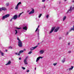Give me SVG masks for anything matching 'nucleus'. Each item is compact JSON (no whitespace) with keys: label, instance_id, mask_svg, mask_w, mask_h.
I'll list each match as a JSON object with an SVG mask.
<instances>
[{"label":"nucleus","instance_id":"nucleus-1","mask_svg":"<svg viewBox=\"0 0 74 74\" xmlns=\"http://www.w3.org/2000/svg\"><path fill=\"white\" fill-rule=\"evenodd\" d=\"M17 40H18V45L19 46V47H22V41L20 40V39L18 37H17Z\"/></svg>","mask_w":74,"mask_h":74},{"label":"nucleus","instance_id":"nucleus-2","mask_svg":"<svg viewBox=\"0 0 74 74\" xmlns=\"http://www.w3.org/2000/svg\"><path fill=\"white\" fill-rule=\"evenodd\" d=\"M3 10V11H6V10H7V9L4 7L0 8V11H2Z\"/></svg>","mask_w":74,"mask_h":74},{"label":"nucleus","instance_id":"nucleus-3","mask_svg":"<svg viewBox=\"0 0 74 74\" xmlns=\"http://www.w3.org/2000/svg\"><path fill=\"white\" fill-rule=\"evenodd\" d=\"M55 27H52V28L51 30V31H50L49 34H51V33H52V32L53 31V30H55Z\"/></svg>","mask_w":74,"mask_h":74},{"label":"nucleus","instance_id":"nucleus-4","mask_svg":"<svg viewBox=\"0 0 74 74\" xmlns=\"http://www.w3.org/2000/svg\"><path fill=\"white\" fill-rule=\"evenodd\" d=\"M13 19H14V20H15L16 19H17V18H18V16H17V15H14L13 17Z\"/></svg>","mask_w":74,"mask_h":74},{"label":"nucleus","instance_id":"nucleus-5","mask_svg":"<svg viewBox=\"0 0 74 74\" xmlns=\"http://www.w3.org/2000/svg\"><path fill=\"white\" fill-rule=\"evenodd\" d=\"M45 52V51L44 50H41L40 51L39 53L40 54H43Z\"/></svg>","mask_w":74,"mask_h":74},{"label":"nucleus","instance_id":"nucleus-6","mask_svg":"<svg viewBox=\"0 0 74 74\" xmlns=\"http://www.w3.org/2000/svg\"><path fill=\"white\" fill-rule=\"evenodd\" d=\"M40 58L42 59V57L40 56V57H39L38 58H37L36 59V62H38V60H40Z\"/></svg>","mask_w":74,"mask_h":74},{"label":"nucleus","instance_id":"nucleus-7","mask_svg":"<svg viewBox=\"0 0 74 74\" xmlns=\"http://www.w3.org/2000/svg\"><path fill=\"white\" fill-rule=\"evenodd\" d=\"M34 12V9H32V10L31 11L29 14V15H31L32 14H33Z\"/></svg>","mask_w":74,"mask_h":74},{"label":"nucleus","instance_id":"nucleus-8","mask_svg":"<svg viewBox=\"0 0 74 74\" xmlns=\"http://www.w3.org/2000/svg\"><path fill=\"white\" fill-rule=\"evenodd\" d=\"M37 47V46H36L34 47H32V48H30V50H31V51H33V50H34V49H36V48Z\"/></svg>","mask_w":74,"mask_h":74},{"label":"nucleus","instance_id":"nucleus-9","mask_svg":"<svg viewBox=\"0 0 74 74\" xmlns=\"http://www.w3.org/2000/svg\"><path fill=\"white\" fill-rule=\"evenodd\" d=\"M59 28L60 27H57L54 30V32H58V30H59Z\"/></svg>","mask_w":74,"mask_h":74},{"label":"nucleus","instance_id":"nucleus-10","mask_svg":"<svg viewBox=\"0 0 74 74\" xmlns=\"http://www.w3.org/2000/svg\"><path fill=\"white\" fill-rule=\"evenodd\" d=\"M23 62L25 64H26V65L28 64V63H27V60H24Z\"/></svg>","mask_w":74,"mask_h":74},{"label":"nucleus","instance_id":"nucleus-11","mask_svg":"<svg viewBox=\"0 0 74 74\" xmlns=\"http://www.w3.org/2000/svg\"><path fill=\"white\" fill-rule=\"evenodd\" d=\"M23 30H27V27L26 26H25L23 27Z\"/></svg>","mask_w":74,"mask_h":74},{"label":"nucleus","instance_id":"nucleus-12","mask_svg":"<svg viewBox=\"0 0 74 74\" xmlns=\"http://www.w3.org/2000/svg\"><path fill=\"white\" fill-rule=\"evenodd\" d=\"M0 53L1 54V56H3L4 53L2 52H1V50H0Z\"/></svg>","mask_w":74,"mask_h":74},{"label":"nucleus","instance_id":"nucleus-13","mask_svg":"<svg viewBox=\"0 0 74 74\" xmlns=\"http://www.w3.org/2000/svg\"><path fill=\"white\" fill-rule=\"evenodd\" d=\"M11 61H9L8 63L5 64L6 66H7V65H9V64H11Z\"/></svg>","mask_w":74,"mask_h":74},{"label":"nucleus","instance_id":"nucleus-14","mask_svg":"<svg viewBox=\"0 0 74 74\" xmlns=\"http://www.w3.org/2000/svg\"><path fill=\"white\" fill-rule=\"evenodd\" d=\"M73 68H74V66H71V68H69V71H71V70H73Z\"/></svg>","mask_w":74,"mask_h":74},{"label":"nucleus","instance_id":"nucleus-15","mask_svg":"<svg viewBox=\"0 0 74 74\" xmlns=\"http://www.w3.org/2000/svg\"><path fill=\"white\" fill-rule=\"evenodd\" d=\"M14 33H15V35H16V34H18V31H17V30L16 29H15V30Z\"/></svg>","mask_w":74,"mask_h":74},{"label":"nucleus","instance_id":"nucleus-16","mask_svg":"<svg viewBox=\"0 0 74 74\" xmlns=\"http://www.w3.org/2000/svg\"><path fill=\"white\" fill-rule=\"evenodd\" d=\"M5 17H6V18H8V17L10 16V14H7L5 15Z\"/></svg>","mask_w":74,"mask_h":74},{"label":"nucleus","instance_id":"nucleus-17","mask_svg":"<svg viewBox=\"0 0 74 74\" xmlns=\"http://www.w3.org/2000/svg\"><path fill=\"white\" fill-rule=\"evenodd\" d=\"M18 7H19V6H18V5H17L16 6V7L15 8V9L16 10H18Z\"/></svg>","mask_w":74,"mask_h":74},{"label":"nucleus","instance_id":"nucleus-18","mask_svg":"<svg viewBox=\"0 0 74 74\" xmlns=\"http://www.w3.org/2000/svg\"><path fill=\"white\" fill-rule=\"evenodd\" d=\"M5 18H6L5 16H3L2 18V20H4V19H5Z\"/></svg>","mask_w":74,"mask_h":74},{"label":"nucleus","instance_id":"nucleus-19","mask_svg":"<svg viewBox=\"0 0 74 74\" xmlns=\"http://www.w3.org/2000/svg\"><path fill=\"white\" fill-rule=\"evenodd\" d=\"M9 4H10V3H7L6 4V5L7 7H8L9 5Z\"/></svg>","mask_w":74,"mask_h":74},{"label":"nucleus","instance_id":"nucleus-20","mask_svg":"<svg viewBox=\"0 0 74 74\" xmlns=\"http://www.w3.org/2000/svg\"><path fill=\"white\" fill-rule=\"evenodd\" d=\"M66 19V16H64V17L63 18V21H64V20H65Z\"/></svg>","mask_w":74,"mask_h":74},{"label":"nucleus","instance_id":"nucleus-21","mask_svg":"<svg viewBox=\"0 0 74 74\" xmlns=\"http://www.w3.org/2000/svg\"><path fill=\"white\" fill-rule=\"evenodd\" d=\"M23 50H21V51H20L19 53H23Z\"/></svg>","mask_w":74,"mask_h":74},{"label":"nucleus","instance_id":"nucleus-22","mask_svg":"<svg viewBox=\"0 0 74 74\" xmlns=\"http://www.w3.org/2000/svg\"><path fill=\"white\" fill-rule=\"evenodd\" d=\"M73 30V31H74V27H73V28H71L70 30V32H71V30Z\"/></svg>","mask_w":74,"mask_h":74},{"label":"nucleus","instance_id":"nucleus-23","mask_svg":"<svg viewBox=\"0 0 74 74\" xmlns=\"http://www.w3.org/2000/svg\"><path fill=\"white\" fill-rule=\"evenodd\" d=\"M62 63H64V62H65V59L64 58L62 60Z\"/></svg>","mask_w":74,"mask_h":74},{"label":"nucleus","instance_id":"nucleus-24","mask_svg":"<svg viewBox=\"0 0 74 74\" xmlns=\"http://www.w3.org/2000/svg\"><path fill=\"white\" fill-rule=\"evenodd\" d=\"M42 14H40L38 16L39 18H41V16H42Z\"/></svg>","mask_w":74,"mask_h":74},{"label":"nucleus","instance_id":"nucleus-25","mask_svg":"<svg viewBox=\"0 0 74 74\" xmlns=\"http://www.w3.org/2000/svg\"><path fill=\"white\" fill-rule=\"evenodd\" d=\"M20 4H21V2H19L17 5L19 6V5H20Z\"/></svg>","mask_w":74,"mask_h":74},{"label":"nucleus","instance_id":"nucleus-26","mask_svg":"<svg viewBox=\"0 0 74 74\" xmlns=\"http://www.w3.org/2000/svg\"><path fill=\"white\" fill-rule=\"evenodd\" d=\"M69 33H70V32H67L65 34L66 36H67L68 35Z\"/></svg>","mask_w":74,"mask_h":74},{"label":"nucleus","instance_id":"nucleus-27","mask_svg":"<svg viewBox=\"0 0 74 74\" xmlns=\"http://www.w3.org/2000/svg\"><path fill=\"white\" fill-rule=\"evenodd\" d=\"M39 26H40L39 25H38V27L37 28H36V31H35V32H37V30H38V27H39Z\"/></svg>","mask_w":74,"mask_h":74},{"label":"nucleus","instance_id":"nucleus-28","mask_svg":"<svg viewBox=\"0 0 74 74\" xmlns=\"http://www.w3.org/2000/svg\"><path fill=\"white\" fill-rule=\"evenodd\" d=\"M16 29H21V27H15Z\"/></svg>","mask_w":74,"mask_h":74},{"label":"nucleus","instance_id":"nucleus-29","mask_svg":"<svg viewBox=\"0 0 74 74\" xmlns=\"http://www.w3.org/2000/svg\"><path fill=\"white\" fill-rule=\"evenodd\" d=\"M27 58H28V56L26 57L24 59V60H27Z\"/></svg>","mask_w":74,"mask_h":74},{"label":"nucleus","instance_id":"nucleus-30","mask_svg":"<svg viewBox=\"0 0 74 74\" xmlns=\"http://www.w3.org/2000/svg\"><path fill=\"white\" fill-rule=\"evenodd\" d=\"M9 49H12V47L11 46H10L8 47Z\"/></svg>","mask_w":74,"mask_h":74},{"label":"nucleus","instance_id":"nucleus-31","mask_svg":"<svg viewBox=\"0 0 74 74\" xmlns=\"http://www.w3.org/2000/svg\"><path fill=\"white\" fill-rule=\"evenodd\" d=\"M46 18L48 19V17H49V15H47L46 16Z\"/></svg>","mask_w":74,"mask_h":74},{"label":"nucleus","instance_id":"nucleus-32","mask_svg":"<svg viewBox=\"0 0 74 74\" xmlns=\"http://www.w3.org/2000/svg\"><path fill=\"white\" fill-rule=\"evenodd\" d=\"M22 69H23V70H25V68L23 67H21Z\"/></svg>","mask_w":74,"mask_h":74},{"label":"nucleus","instance_id":"nucleus-33","mask_svg":"<svg viewBox=\"0 0 74 74\" xmlns=\"http://www.w3.org/2000/svg\"><path fill=\"white\" fill-rule=\"evenodd\" d=\"M32 51H30L28 53V54H31L32 53Z\"/></svg>","mask_w":74,"mask_h":74},{"label":"nucleus","instance_id":"nucleus-34","mask_svg":"<svg viewBox=\"0 0 74 74\" xmlns=\"http://www.w3.org/2000/svg\"><path fill=\"white\" fill-rule=\"evenodd\" d=\"M56 64H57V63H54L53 64V66H56Z\"/></svg>","mask_w":74,"mask_h":74},{"label":"nucleus","instance_id":"nucleus-35","mask_svg":"<svg viewBox=\"0 0 74 74\" xmlns=\"http://www.w3.org/2000/svg\"><path fill=\"white\" fill-rule=\"evenodd\" d=\"M12 19H13V18H12L10 20V22H11L12 21Z\"/></svg>","mask_w":74,"mask_h":74},{"label":"nucleus","instance_id":"nucleus-36","mask_svg":"<svg viewBox=\"0 0 74 74\" xmlns=\"http://www.w3.org/2000/svg\"><path fill=\"white\" fill-rule=\"evenodd\" d=\"M15 55H18V53H15Z\"/></svg>","mask_w":74,"mask_h":74},{"label":"nucleus","instance_id":"nucleus-37","mask_svg":"<svg viewBox=\"0 0 74 74\" xmlns=\"http://www.w3.org/2000/svg\"><path fill=\"white\" fill-rule=\"evenodd\" d=\"M45 0H42V2H45Z\"/></svg>","mask_w":74,"mask_h":74},{"label":"nucleus","instance_id":"nucleus-38","mask_svg":"<svg viewBox=\"0 0 74 74\" xmlns=\"http://www.w3.org/2000/svg\"><path fill=\"white\" fill-rule=\"evenodd\" d=\"M23 12L22 13H21L19 14V15H20V16H21V15H22V14H23Z\"/></svg>","mask_w":74,"mask_h":74},{"label":"nucleus","instance_id":"nucleus-39","mask_svg":"<svg viewBox=\"0 0 74 74\" xmlns=\"http://www.w3.org/2000/svg\"><path fill=\"white\" fill-rule=\"evenodd\" d=\"M38 37H39V32H38Z\"/></svg>","mask_w":74,"mask_h":74},{"label":"nucleus","instance_id":"nucleus-40","mask_svg":"<svg viewBox=\"0 0 74 74\" xmlns=\"http://www.w3.org/2000/svg\"><path fill=\"white\" fill-rule=\"evenodd\" d=\"M30 71H29V70H27V73H28V72H29Z\"/></svg>","mask_w":74,"mask_h":74},{"label":"nucleus","instance_id":"nucleus-41","mask_svg":"<svg viewBox=\"0 0 74 74\" xmlns=\"http://www.w3.org/2000/svg\"><path fill=\"white\" fill-rule=\"evenodd\" d=\"M22 59V58H19V60H21Z\"/></svg>","mask_w":74,"mask_h":74},{"label":"nucleus","instance_id":"nucleus-42","mask_svg":"<svg viewBox=\"0 0 74 74\" xmlns=\"http://www.w3.org/2000/svg\"><path fill=\"white\" fill-rule=\"evenodd\" d=\"M68 53H71V51H69Z\"/></svg>","mask_w":74,"mask_h":74},{"label":"nucleus","instance_id":"nucleus-43","mask_svg":"<svg viewBox=\"0 0 74 74\" xmlns=\"http://www.w3.org/2000/svg\"><path fill=\"white\" fill-rule=\"evenodd\" d=\"M20 53H18V54L17 55H18V56H19V55H20Z\"/></svg>","mask_w":74,"mask_h":74},{"label":"nucleus","instance_id":"nucleus-44","mask_svg":"<svg viewBox=\"0 0 74 74\" xmlns=\"http://www.w3.org/2000/svg\"><path fill=\"white\" fill-rule=\"evenodd\" d=\"M62 38L61 37H60L59 38V40H60Z\"/></svg>","mask_w":74,"mask_h":74},{"label":"nucleus","instance_id":"nucleus-45","mask_svg":"<svg viewBox=\"0 0 74 74\" xmlns=\"http://www.w3.org/2000/svg\"><path fill=\"white\" fill-rule=\"evenodd\" d=\"M30 12V10H27V12Z\"/></svg>","mask_w":74,"mask_h":74},{"label":"nucleus","instance_id":"nucleus-46","mask_svg":"<svg viewBox=\"0 0 74 74\" xmlns=\"http://www.w3.org/2000/svg\"><path fill=\"white\" fill-rule=\"evenodd\" d=\"M5 52H7V51H8V50H5Z\"/></svg>","mask_w":74,"mask_h":74},{"label":"nucleus","instance_id":"nucleus-47","mask_svg":"<svg viewBox=\"0 0 74 74\" xmlns=\"http://www.w3.org/2000/svg\"><path fill=\"white\" fill-rule=\"evenodd\" d=\"M39 31H40V29H38V32H39Z\"/></svg>","mask_w":74,"mask_h":74},{"label":"nucleus","instance_id":"nucleus-48","mask_svg":"<svg viewBox=\"0 0 74 74\" xmlns=\"http://www.w3.org/2000/svg\"><path fill=\"white\" fill-rule=\"evenodd\" d=\"M19 17H20V15H19L18 18H19Z\"/></svg>","mask_w":74,"mask_h":74},{"label":"nucleus","instance_id":"nucleus-49","mask_svg":"<svg viewBox=\"0 0 74 74\" xmlns=\"http://www.w3.org/2000/svg\"><path fill=\"white\" fill-rule=\"evenodd\" d=\"M68 45H70V43H68Z\"/></svg>","mask_w":74,"mask_h":74},{"label":"nucleus","instance_id":"nucleus-50","mask_svg":"<svg viewBox=\"0 0 74 74\" xmlns=\"http://www.w3.org/2000/svg\"><path fill=\"white\" fill-rule=\"evenodd\" d=\"M72 2H73V3H74V1H72Z\"/></svg>","mask_w":74,"mask_h":74},{"label":"nucleus","instance_id":"nucleus-51","mask_svg":"<svg viewBox=\"0 0 74 74\" xmlns=\"http://www.w3.org/2000/svg\"><path fill=\"white\" fill-rule=\"evenodd\" d=\"M35 70H36V68H35Z\"/></svg>","mask_w":74,"mask_h":74},{"label":"nucleus","instance_id":"nucleus-52","mask_svg":"<svg viewBox=\"0 0 74 74\" xmlns=\"http://www.w3.org/2000/svg\"><path fill=\"white\" fill-rule=\"evenodd\" d=\"M65 1H67V0H64Z\"/></svg>","mask_w":74,"mask_h":74},{"label":"nucleus","instance_id":"nucleus-53","mask_svg":"<svg viewBox=\"0 0 74 74\" xmlns=\"http://www.w3.org/2000/svg\"><path fill=\"white\" fill-rule=\"evenodd\" d=\"M24 51H26V49H24Z\"/></svg>","mask_w":74,"mask_h":74},{"label":"nucleus","instance_id":"nucleus-54","mask_svg":"<svg viewBox=\"0 0 74 74\" xmlns=\"http://www.w3.org/2000/svg\"><path fill=\"white\" fill-rule=\"evenodd\" d=\"M44 8H45V6H44Z\"/></svg>","mask_w":74,"mask_h":74},{"label":"nucleus","instance_id":"nucleus-55","mask_svg":"<svg viewBox=\"0 0 74 74\" xmlns=\"http://www.w3.org/2000/svg\"><path fill=\"white\" fill-rule=\"evenodd\" d=\"M73 27H74V25L73 26Z\"/></svg>","mask_w":74,"mask_h":74},{"label":"nucleus","instance_id":"nucleus-56","mask_svg":"<svg viewBox=\"0 0 74 74\" xmlns=\"http://www.w3.org/2000/svg\"><path fill=\"white\" fill-rule=\"evenodd\" d=\"M67 71H68V69H67Z\"/></svg>","mask_w":74,"mask_h":74},{"label":"nucleus","instance_id":"nucleus-57","mask_svg":"<svg viewBox=\"0 0 74 74\" xmlns=\"http://www.w3.org/2000/svg\"><path fill=\"white\" fill-rule=\"evenodd\" d=\"M38 45H39V43H38Z\"/></svg>","mask_w":74,"mask_h":74},{"label":"nucleus","instance_id":"nucleus-58","mask_svg":"<svg viewBox=\"0 0 74 74\" xmlns=\"http://www.w3.org/2000/svg\"><path fill=\"white\" fill-rule=\"evenodd\" d=\"M36 19H37V18H36Z\"/></svg>","mask_w":74,"mask_h":74},{"label":"nucleus","instance_id":"nucleus-59","mask_svg":"<svg viewBox=\"0 0 74 74\" xmlns=\"http://www.w3.org/2000/svg\"><path fill=\"white\" fill-rule=\"evenodd\" d=\"M48 0H47V1Z\"/></svg>","mask_w":74,"mask_h":74}]
</instances>
